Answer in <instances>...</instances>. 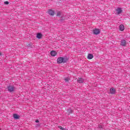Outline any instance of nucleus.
Segmentation results:
<instances>
[{
    "label": "nucleus",
    "instance_id": "19",
    "mask_svg": "<svg viewBox=\"0 0 130 130\" xmlns=\"http://www.w3.org/2000/svg\"><path fill=\"white\" fill-rule=\"evenodd\" d=\"M36 122H39V120H36Z\"/></svg>",
    "mask_w": 130,
    "mask_h": 130
},
{
    "label": "nucleus",
    "instance_id": "18",
    "mask_svg": "<svg viewBox=\"0 0 130 130\" xmlns=\"http://www.w3.org/2000/svg\"><path fill=\"white\" fill-rule=\"evenodd\" d=\"M99 127H101V128H102V125H99Z\"/></svg>",
    "mask_w": 130,
    "mask_h": 130
},
{
    "label": "nucleus",
    "instance_id": "16",
    "mask_svg": "<svg viewBox=\"0 0 130 130\" xmlns=\"http://www.w3.org/2000/svg\"><path fill=\"white\" fill-rule=\"evenodd\" d=\"M61 13H60V12H58L57 13V16H60V14H61Z\"/></svg>",
    "mask_w": 130,
    "mask_h": 130
},
{
    "label": "nucleus",
    "instance_id": "3",
    "mask_svg": "<svg viewBox=\"0 0 130 130\" xmlns=\"http://www.w3.org/2000/svg\"><path fill=\"white\" fill-rule=\"evenodd\" d=\"M122 13V9L120 7H117L116 9V15H120Z\"/></svg>",
    "mask_w": 130,
    "mask_h": 130
},
{
    "label": "nucleus",
    "instance_id": "15",
    "mask_svg": "<svg viewBox=\"0 0 130 130\" xmlns=\"http://www.w3.org/2000/svg\"><path fill=\"white\" fill-rule=\"evenodd\" d=\"M64 81H65V82H69V81H70V78H66L64 79Z\"/></svg>",
    "mask_w": 130,
    "mask_h": 130
},
{
    "label": "nucleus",
    "instance_id": "8",
    "mask_svg": "<svg viewBox=\"0 0 130 130\" xmlns=\"http://www.w3.org/2000/svg\"><path fill=\"white\" fill-rule=\"evenodd\" d=\"M93 57H94V56H93V54H92L91 53L88 54V55L87 56L88 59H92V58H93Z\"/></svg>",
    "mask_w": 130,
    "mask_h": 130
},
{
    "label": "nucleus",
    "instance_id": "12",
    "mask_svg": "<svg viewBox=\"0 0 130 130\" xmlns=\"http://www.w3.org/2000/svg\"><path fill=\"white\" fill-rule=\"evenodd\" d=\"M77 82H78V83H83L84 82V79H83V78H79L77 80Z\"/></svg>",
    "mask_w": 130,
    "mask_h": 130
},
{
    "label": "nucleus",
    "instance_id": "5",
    "mask_svg": "<svg viewBox=\"0 0 130 130\" xmlns=\"http://www.w3.org/2000/svg\"><path fill=\"white\" fill-rule=\"evenodd\" d=\"M120 45L121 46H125V45H126V41L124 40H121Z\"/></svg>",
    "mask_w": 130,
    "mask_h": 130
},
{
    "label": "nucleus",
    "instance_id": "21",
    "mask_svg": "<svg viewBox=\"0 0 130 130\" xmlns=\"http://www.w3.org/2000/svg\"><path fill=\"white\" fill-rule=\"evenodd\" d=\"M70 113H72V111H71V112H70Z\"/></svg>",
    "mask_w": 130,
    "mask_h": 130
},
{
    "label": "nucleus",
    "instance_id": "20",
    "mask_svg": "<svg viewBox=\"0 0 130 130\" xmlns=\"http://www.w3.org/2000/svg\"><path fill=\"white\" fill-rule=\"evenodd\" d=\"M0 55H2V54L0 53Z\"/></svg>",
    "mask_w": 130,
    "mask_h": 130
},
{
    "label": "nucleus",
    "instance_id": "1",
    "mask_svg": "<svg viewBox=\"0 0 130 130\" xmlns=\"http://www.w3.org/2000/svg\"><path fill=\"white\" fill-rule=\"evenodd\" d=\"M67 61H68V59L67 57H60L59 58H57V63H65V62H66Z\"/></svg>",
    "mask_w": 130,
    "mask_h": 130
},
{
    "label": "nucleus",
    "instance_id": "9",
    "mask_svg": "<svg viewBox=\"0 0 130 130\" xmlns=\"http://www.w3.org/2000/svg\"><path fill=\"white\" fill-rule=\"evenodd\" d=\"M110 92L111 94H115V89L114 88H111L110 89Z\"/></svg>",
    "mask_w": 130,
    "mask_h": 130
},
{
    "label": "nucleus",
    "instance_id": "11",
    "mask_svg": "<svg viewBox=\"0 0 130 130\" xmlns=\"http://www.w3.org/2000/svg\"><path fill=\"white\" fill-rule=\"evenodd\" d=\"M13 117L15 119H19L20 116H19V115H17V114H14Z\"/></svg>",
    "mask_w": 130,
    "mask_h": 130
},
{
    "label": "nucleus",
    "instance_id": "4",
    "mask_svg": "<svg viewBox=\"0 0 130 130\" xmlns=\"http://www.w3.org/2000/svg\"><path fill=\"white\" fill-rule=\"evenodd\" d=\"M93 32L94 35H98L99 34H100V32H101V30L100 29L95 28L93 30Z\"/></svg>",
    "mask_w": 130,
    "mask_h": 130
},
{
    "label": "nucleus",
    "instance_id": "7",
    "mask_svg": "<svg viewBox=\"0 0 130 130\" xmlns=\"http://www.w3.org/2000/svg\"><path fill=\"white\" fill-rule=\"evenodd\" d=\"M119 30L120 31H124V26L123 25V24H120L119 25Z\"/></svg>",
    "mask_w": 130,
    "mask_h": 130
},
{
    "label": "nucleus",
    "instance_id": "13",
    "mask_svg": "<svg viewBox=\"0 0 130 130\" xmlns=\"http://www.w3.org/2000/svg\"><path fill=\"white\" fill-rule=\"evenodd\" d=\"M51 55H52V56H55V55H56V52H55V51H52L51 52Z\"/></svg>",
    "mask_w": 130,
    "mask_h": 130
},
{
    "label": "nucleus",
    "instance_id": "17",
    "mask_svg": "<svg viewBox=\"0 0 130 130\" xmlns=\"http://www.w3.org/2000/svg\"><path fill=\"white\" fill-rule=\"evenodd\" d=\"M4 4H5V5H9V2L6 1V2H4Z\"/></svg>",
    "mask_w": 130,
    "mask_h": 130
},
{
    "label": "nucleus",
    "instance_id": "10",
    "mask_svg": "<svg viewBox=\"0 0 130 130\" xmlns=\"http://www.w3.org/2000/svg\"><path fill=\"white\" fill-rule=\"evenodd\" d=\"M42 38V35L41 33H38L37 35V38H38V39H41V38Z\"/></svg>",
    "mask_w": 130,
    "mask_h": 130
},
{
    "label": "nucleus",
    "instance_id": "6",
    "mask_svg": "<svg viewBox=\"0 0 130 130\" xmlns=\"http://www.w3.org/2000/svg\"><path fill=\"white\" fill-rule=\"evenodd\" d=\"M48 13L49 14V15H50V16H53L54 15V11L52 10H49L48 11Z\"/></svg>",
    "mask_w": 130,
    "mask_h": 130
},
{
    "label": "nucleus",
    "instance_id": "2",
    "mask_svg": "<svg viewBox=\"0 0 130 130\" xmlns=\"http://www.w3.org/2000/svg\"><path fill=\"white\" fill-rule=\"evenodd\" d=\"M7 88L9 92H14V91H15V90L16 89V87L12 85L8 86Z\"/></svg>",
    "mask_w": 130,
    "mask_h": 130
},
{
    "label": "nucleus",
    "instance_id": "14",
    "mask_svg": "<svg viewBox=\"0 0 130 130\" xmlns=\"http://www.w3.org/2000/svg\"><path fill=\"white\" fill-rule=\"evenodd\" d=\"M58 127H59V128H60V129L66 130V128H63V127H61V126H59Z\"/></svg>",
    "mask_w": 130,
    "mask_h": 130
},
{
    "label": "nucleus",
    "instance_id": "22",
    "mask_svg": "<svg viewBox=\"0 0 130 130\" xmlns=\"http://www.w3.org/2000/svg\"><path fill=\"white\" fill-rule=\"evenodd\" d=\"M70 112V110H68V112Z\"/></svg>",
    "mask_w": 130,
    "mask_h": 130
}]
</instances>
